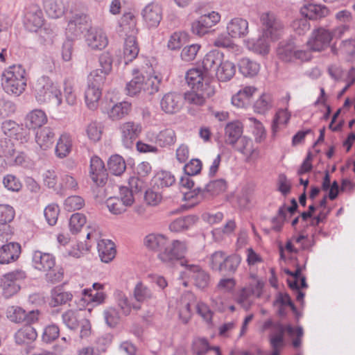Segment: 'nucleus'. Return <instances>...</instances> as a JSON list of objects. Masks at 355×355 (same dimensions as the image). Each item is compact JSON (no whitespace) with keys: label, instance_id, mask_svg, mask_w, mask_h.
<instances>
[{"label":"nucleus","instance_id":"1","mask_svg":"<svg viewBox=\"0 0 355 355\" xmlns=\"http://www.w3.org/2000/svg\"><path fill=\"white\" fill-rule=\"evenodd\" d=\"M144 244L148 250L157 252L158 259L167 265L180 259L187 250L185 242L180 240L171 241L167 236L157 232L147 234Z\"/></svg>","mask_w":355,"mask_h":355},{"label":"nucleus","instance_id":"2","mask_svg":"<svg viewBox=\"0 0 355 355\" xmlns=\"http://www.w3.org/2000/svg\"><path fill=\"white\" fill-rule=\"evenodd\" d=\"M26 83V72L21 64L11 65L2 73L1 85L8 94L19 96L25 91Z\"/></svg>","mask_w":355,"mask_h":355},{"label":"nucleus","instance_id":"3","mask_svg":"<svg viewBox=\"0 0 355 355\" xmlns=\"http://www.w3.org/2000/svg\"><path fill=\"white\" fill-rule=\"evenodd\" d=\"M35 98L40 103H51L56 107L61 105L62 96L58 85L49 77L38 78L33 85Z\"/></svg>","mask_w":355,"mask_h":355},{"label":"nucleus","instance_id":"4","mask_svg":"<svg viewBox=\"0 0 355 355\" xmlns=\"http://www.w3.org/2000/svg\"><path fill=\"white\" fill-rule=\"evenodd\" d=\"M133 78L126 84L127 94L135 96L142 93L152 95L159 90L160 79L157 76L144 72L138 69L132 71Z\"/></svg>","mask_w":355,"mask_h":355},{"label":"nucleus","instance_id":"5","mask_svg":"<svg viewBox=\"0 0 355 355\" xmlns=\"http://www.w3.org/2000/svg\"><path fill=\"white\" fill-rule=\"evenodd\" d=\"M181 265L185 267V270L183 272L189 277V282L184 280L180 277L176 280V286H182L187 287L192 284L198 288H205L211 284V278L209 274L198 265L190 264L187 261L181 262Z\"/></svg>","mask_w":355,"mask_h":355},{"label":"nucleus","instance_id":"6","mask_svg":"<svg viewBox=\"0 0 355 355\" xmlns=\"http://www.w3.org/2000/svg\"><path fill=\"white\" fill-rule=\"evenodd\" d=\"M260 33L271 40H277L284 30V24L276 15L271 11H264L259 14Z\"/></svg>","mask_w":355,"mask_h":355},{"label":"nucleus","instance_id":"7","mask_svg":"<svg viewBox=\"0 0 355 355\" xmlns=\"http://www.w3.org/2000/svg\"><path fill=\"white\" fill-rule=\"evenodd\" d=\"M232 146L242 156L243 161L248 164L255 165L261 158L260 149L250 137L243 136Z\"/></svg>","mask_w":355,"mask_h":355},{"label":"nucleus","instance_id":"8","mask_svg":"<svg viewBox=\"0 0 355 355\" xmlns=\"http://www.w3.org/2000/svg\"><path fill=\"white\" fill-rule=\"evenodd\" d=\"M135 201L132 191L126 187L119 189V196L110 197L106 200V205L109 211L113 214H121L126 211Z\"/></svg>","mask_w":355,"mask_h":355},{"label":"nucleus","instance_id":"9","mask_svg":"<svg viewBox=\"0 0 355 355\" xmlns=\"http://www.w3.org/2000/svg\"><path fill=\"white\" fill-rule=\"evenodd\" d=\"M333 40V33L331 31L319 27L312 31L306 45L309 51L320 52L329 47Z\"/></svg>","mask_w":355,"mask_h":355},{"label":"nucleus","instance_id":"10","mask_svg":"<svg viewBox=\"0 0 355 355\" xmlns=\"http://www.w3.org/2000/svg\"><path fill=\"white\" fill-rule=\"evenodd\" d=\"M146 141L153 143L161 148H168L176 141V135L172 128H166L159 131L149 130L145 133Z\"/></svg>","mask_w":355,"mask_h":355},{"label":"nucleus","instance_id":"11","mask_svg":"<svg viewBox=\"0 0 355 355\" xmlns=\"http://www.w3.org/2000/svg\"><path fill=\"white\" fill-rule=\"evenodd\" d=\"M220 20V15L215 11L205 14L193 21L191 31L198 36H203L209 29L217 24Z\"/></svg>","mask_w":355,"mask_h":355},{"label":"nucleus","instance_id":"12","mask_svg":"<svg viewBox=\"0 0 355 355\" xmlns=\"http://www.w3.org/2000/svg\"><path fill=\"white\" fill-rule=\"evenodd\" d=\"M85 42L92 51H101L108 44L105 32L99 27H90L85 35Z\"/></svg>","mask_w":355,"mask_h":355},{"label":"nucleus","instance_id":"13","mask_svg":"<svg viewBox=\"0 0 355 355\" xmlns=\"http://www.w3.org/2000/svg\"><path fill=\"white\" fill-rule=\"evenodd\" d=\"M119 131L123 145L130 148L142 131L141 123L135 121H126L119 125Z\"/></svg>","mask_w":355,"mask_h":355},{"label":"nucleus","instance_id":"14","mask_svg":"<svg viewBox=\"0 0 355 355\" xmlns=\"http://www.w3.org/2000/svg\"><path fill=\"white\" fill-rule=\"evenodd\" d=\"M145 26L148 28H156L162 19V8L157 3H150L141 10Z\"/></svg>","mask_w":355,"mask_h":355},{"label":"nucleus","instance_id":"15","mask_svg":"<svg viewBox=\"0 0 355 355\" xmlns=\"http://www.w3.org/2000/svg\"><path fill=\"white\" fill-rule=\"evenodd\" d=\"M186 81L191 89H204L207 86H215L209 76L198 68H192L186 73Z\"/></svg>","mask_w":355,"mask_h":355},{"label":"nucleus","instance_id":"16","mask_svg":"<svg viewBox=\"0 0 355 355\" xmlns=\"http://www.w3.org/2000/svg\"><path fill=\"white\" fill-rule=\"evenodd\" d=\"M204 89H191L184 94V99L187 103L194 105H203L206 100L214 96L216 94L215 86H207Z\"/></svg>","mask_w":355,"mask_h":355},{"label":"nucleus","instance_id":"17","mask_svg":"<svg viewBox=\"0 0 355 355\" xmlns=\"http://www.w3.org/2000/svg\"><path fill=\"white\" fill-rule=\"evenodd\" d=\"M44 23V15L42 10L37 5L30 6L26 10L24 17V25L27 30L31 32H37L42 27Z\"/></svg>","mask_w":355,"mask_h":355},{"label":"nucleus","instance_id":"18","mask_svg":"<svg viewBox=\"0 0 355 355\" xmlns=\"http://www.w3.org/2000/svg\"><path fill=\"white\" fill-rule=\"evenodd\" d=\"M89 177L96 186H103L107 180V173L103 162L98 156L90 159Z\"/></svg>","mask_w":355,"mask_h":355},{"label":"nucleus","instance_id":"19","mask_svg":"<svg viewBox=\"0 0 355 355\" xmlns=\"http://www.w3.org/2000/svg\"><path fill=\"white\" fill-rule=\"evenodd\" d=\"M32 263L33 268L37 270L49 271L55 266V258L50 253L35 250L33 252Z\"/></svg>","mask_w":355,"mask_h":355},{"label":"nucleus","instance_id":"20","mask_svg":"<svg viewBox=\"0 0 355 355\" xmlns=\"http://www.w3.org/2000/svg\"><path fill=\"white\" fill-rule=\"evenodd\" d=\"M275 40H271L268 37H265L261 33L257 39L249 38L244 41L245 45L248 50L253 53L266 55L270 52V42Z\"/></svg>","mask_w":355,"mask_h":355},{"label":"nucleus","instance_id":"21","mask_svg":"<svg viewBox=\"0 0 355 355\" xmlns=\"http://www.w3.org/2000/svg\"><path fill=\"white\" fill-rule=\"evenodd\" d=\"M21 252V245L10 242L0 248V264H9L17 261Z\"/></svg>","mask_w":355,"mask_h":355},{"label":"nucleus","instance_id":"22","mask_svg":"<svg viewBox=\"0 0 355 355\" xmlns=\"http://www.w3.org/2000/svg\"><path fill=\"white\" fill-rule=\"evenodd\" d=\"M227 33L232 38H242L249 33L248 21L241 17L232 19L227 24Z\"/></svg>","mask_w":355,"mask_h":355},{"label":"nucleus","instance_id":"23","mask_svg":"<svg viewBox=\"0 0 355 355\" xmlns=\"http://www.w3.org/2000/svg\"><path fill=\"white\" fill-rule=\"evenodd\" d=\"M257 92L256 87L246 85L241 87L232 97V103L239 108L248 106L254 94Z\"/></svg>","mask_w":355,"mask_h":355},{"label":"nucleus","instance_id":"24","mask_svg":"<svg viewBox=\"0 0 355 355\" xmlns=\"http://www.w3.org/2000/svg\"><path fill=\"white\" fill-rule=\"evenodd\" d=\"M132 108V105L128 101H121L113 105L107 109L102 106V111L107 114V116L112 121H119L127 116Z\"/></svg>","mask_w":355,"mask_h":355},{"label":"nucleus","instance_id":"25","mask_svg":"<svg viewBox=\"0 0 355 355\" xmlns=\"http://www.w3.org/2000/svg\"><path fill=\"white\" fill-rule=\"evenodd\" d=\"M181 96L173 92H169L163 96L160 100V107L166 114L178 112L181 107Z\"/></svg>","mask_w":355,"mask_h":355},{"label":"nucleus","instance_id":"26","mask_svg":"<svg viewBox=\"0 0 355 355\" xmlns=\"http://www.w3.org/2000/svg\"><path fill=\"white\" fill-rule=\"evenodd\" d=\"M224 59L223 53L217 50L209 51L202 60L203 70L209 75V72H215Z\"/></svg>","mask_w":355,"mask_h":355},{"label":"nucleus","instance_id":"27","mask_svg":"<svg viewBox=\"0 0 355 355\" xmlns=\"http://www.w3.org/2000/svg\"><path fill=\"white\" fill-rule=\"evenodd\" d=\"M328 8L324 5L307 3L300 8V13L307 19H318L329 15Z\"/></svg>","mask_w":355,"mask_h":355},{"label":"nucleus","instance_id":"28","mask_svg":"<svg viewBox=\"0 0 355 355\" xmlns=\"http://www.w3.org/2000/svg\"><path fill=\"white\" fill-rule=\"evenodd\" d=\"M243 126L241 121H234L228 123L225 128V136L226 143L230 146L243 137Z\"/></svg>","mask_w":355,"mask_h":355},{"label":"nucleus","instance_id":"29","mask_svg":"<svg viewBox=\"0 0 355 355\" xmlns=\"http://www.w3.org/2000/svg\"><path fill=\"white\" fill-rule=\"evenodd\" d=\"M89 17L84 13H76L72 15L68 21L67 33L76 35L82 32L83 28L89 23Z\"/></svg>","mask_w":355,"mask_h":355},{"label":"nucleus","instance_id":"30","mask_svg":"<svg viewBox=\"0 0 355 355\" xmlns=\"http://www.w3.org/2000/svg\"><path fill=\"white\" fill-rule=\"evenodd\" d=\"M270 328H272L273 331L269 335V342H270L271 338L275 335H281L282 340H284V333L286 331L289 336H293L294 332V328L291 324L284 326L280 322L275 323L272 319H268L263 323L261 331L264 332Z\"/></svg>","mask_w":355,"mask_h":355},{"label":"nucleus","instance_id":"31","mask_svg":"<svg viewBox=\"0 0 355 355\" xmlns=\"http://www.w3.org/2000/svg\"><path fill=\"white\" fill-rule=\"evenodd\" d=\"M98 252L101 260L104 263L110 262L116 255L114 243L109 239H101L98 241Z\"/></svg>","mask_w":355,"mask_h":355},{"label":"nucleus","instance_id":"32","mask_svg":"<svg viewBox=\"0 0 355 355\" xmlns=\"http://www.w3.org/2000/svg\"><path fill=\"white\" fill-rule=\"evenodd\" d=\"M26 277V272L21 270H16L4 275L0 280V286L3 288L10 287L20 288V282Z\"/></svg>","mask_w":355,"mask_h":355},{"label":"nucleus","instance_id":"33","mask_svg":"<svg viewBox=\"0 0 355 355\" xmlns=\"http://www.w3.org/2000/svg\"><path fill=\"white\" fill-rule=\"evenodd\" d=\"M101 96L102 90L101 87L87 85L85 91V101L89 110H95L98 107Z\"/></svg>","mask_w":355,"mask_h":355},{"label":"nucleus","instance_id":"34","mask_svg":"<svg viewBox=\"0 0 355 355\" xmlns=\"http://www.w3.org/2000/svg\"><path fill=\"white\" fill-rule=\"evenodd\" d=\"M106 295L102 290H83L80 301L83 306L92 304L98 305L105 301Z\"/></svg>","mask_w":355,"mask_h":355},{"label":"nucleus","instance_id":"35","mask_svg":"<svg viewBox=\"0 0 355 355\" xmlns=\"http://www.w3.org/2000/svg\"><path fill=\"white\" fill-rule=\"evenodd\" d=\"M48 118L46 113L40 109L30 112L26 117V125L28 128L36 129L47 123Z\"/></svg>","mask_w":355,"mask_h":355},{"label":"nucleus","instance_id":"36","mask_svg":"<svg viewBox=\"0 0 355 355\" xmlns=\"http://www.w3.org/2000/svg\"><path fill=\"white\" fill-rule=\"evenodd\" d=\"M214 73L218 80L227 82L231 80L235 75L236 66L233 62L223 59L221 64L218 66Z\"/></svg>","mask_w":355,"mask_h":355},{"label":"nucleus","instance_id":"37","mask_svg":"<svg viewBox=\"0 0 355 355\" xmlns=\"http://www.w3.org/2000/svg\"><path fill=\"white\" fill-rule=\"evenodd\" d=\"M55 133L49 127H45L36 132L35 141L41 149L46 150L53 144Z\"/></svg>","mask_w":355,"mask_h":355},{"label":"nucleus","instance_id":"38","mask_svg":"<svg viewBox=\"0 0 355 355\" xmlns=\"http://www.w3.org/2000/svg\"><path fill=\"white\" fill-rule=\"evenodd\" d=\"M72 149L71 137L67 133L62 134L55 146V153L58 157L64 158L67 157Z\"/></svg>","mask_w":355,"mask_h":355},{"label":"nucleus","instance_id":"39","mask_svg":"<svg viewBox=\"0 0 355 355\" xmlns=\"http://www.w3.org/2000/svg\"><path fill=\"white\" fill-rule=\"evenodd\" d=\"M139 46L136 40L135 35H130L125 40L123 47V57L127 64L132 61L139 53Z\"/></svg>","mask_w":355,"mask_h":355},{"label":"nucleus","instance_id":"40","mask_svg":"<svg viewBox=\"0 0 355 355\" xmlns=\"http://www.w3.org/2000/svg\"><path fill=\"white\" fill-rule=\"evenodd\" d=\"M238 65L240 73L245 77H254L260 71L259 63L248 58L241 59Z\"/></svg>","mask_w":355,"mask_h":355},{"label":"nucleus","instance_id":"41","mask_svg":"<svg viewBox=\"0 0 355 355\" xmlns=\"http://www.w3.org/2000/svg\"><path fill=\"white\" fill-rule=\"evenodd\" d=\"M37 332L31 325H24L15 335V341L19 345L28 344L37 338Z\"/></svg>","mask_w":355,"mask_h":355},{"label":"nucleus","instance_id":"42","mask_svg":"<svg viewBox=\"0 0 355 355\" xmlns=\"http://www.w3.org/2000/svg\"><path fill=\"white\" fill-rule=\"evenodd\" d=\"M195 216H187L178 218L171 222L169 225V230L173 232H180L191 227L197 221Z\"/></svg>","mask_w":355,"mask_h":355},{"label":"nucleus","instance_id":"43","mask_svg":"<svg viewBox=\"0 0 355 355\" xmlns=\"http://www.w3.org/2000/svg\"><path fill=\"white\" fill-rule=\"evenodd\" d=\"M273 306L278 309L277 313L279 316L286 315L285 307L287 306H290L293 311H296V308L287 293H278L273 302Z\"/></svg>","mask_w":355,"mask_h":355},{"label":"nucleus","instance_id":"44","mask_svg":"<svg viewBox=\"0 0 355 355\" xmlns=\"http://www.w3.org/2000/svg\"><path fill=\"white\" fill-rule=\"evenodd\" d=\"M44 7L47 15L51 18H59L64 12V6L62 0H46Z\"/></svg>","mask_w":355,"mask_h":355},{"label":"nucleus","instance_id":"45","mask_svg":"<svg viewBox=\"0 0 355 355\" xmlns=\"http://www.w3.org/2000/svg\"><path fill=\"white\" fill-rule=\"evenodd\" d=\"M137 21L135 15L132 12L124 13L120 20V27L125 34L135 35Z\"/></svg>","mask_w":355,"mask_h":355},{"label":"nucleus","instance_id":"46","mask_svg":"<svg viewBox=\"0 0 355 355\" xmlns=\"http://www.w3.org/2000/svg\"><path fill=\"white\" fill-rule=\"evenodd\" d=\"M107 166L110 173L114 175H121L126 168L123 158L119 155L111 156L108 160Z\"/></svg>","mask_w":355,"mask_h":355},{"label":"nucleus","instance_id":"47","mask_svg":"<svg viewBox=\"0 0 355 355\" xmlns=\"http://www.w3.org/2000/svg\"><path fill=\"white\" fill-rule=\"evenodd\" d=\"M204 196V191L198 187L193 190L190 189L184 193L183 199L187 202L185 206L191 208L198 204Z\"/></svg>","mask_w":355,"mask_h":355},{"label":"nucleus","instance_id":"48","mask_svg":"<svg viewBox=\"0 0 355 355\" xmlns=\"http://www.w3.org/2000/svg\"><path fill=\"white\" fill-rule=\"evenodd\" d=\"M254 199V189L250 186H245L241 190L237 196V200L240 207L248 208Z\"/></svg>","mask_w":355,"mask_h":355},{"label":"nucleus","instance_id":"49","mask_svg":"<svg viewBox=\"0 0 355 355\" xmlns=\"http://www.w3.org/2000/svg\"><path fill=\"white\" fill-rule=\"evenodd\" d=\"M277 55L282 60L290 62L295 60V46L293 44H282L277 49Z\"/></svg>","mask_w":355,"mask_h":355},{"label":"nucleus","instance_id":"50","mask_svg":"<svg viewBox=\"0 0 355 355\" xmlns=\"http://www.w3.org/2000/svg\"><path fill=\"white\" fill-rule=\"evenodd\" d=\"M155 184L158 187H168L173 185L175 182V178L171 172L161 171L157 173L154 178Z\"/></svg>","mask_w":355,"mask_h":355},{"label":"nucleus","instance_id":"51","mask_svg":"<svg viewBox=\"0 0 355 355\" xmlns=\"http://www.w3.org/2000/svg\"><path fill=\"white\" fill-rule=\"evenodd\" d=\"M186 39V33L183 32H175L169 37L167 47L171 51L179 50L185 43Z\"/></svg>","mask_w":355,"mask_h":355},{"label":"nucleus","instance_id":"52","mask_svg":"<svg viewBox=\"0 0 355 355\" xmlns=\"http://www.w3.org/2000/svg\"><path fill=\"white\" fill-rule=\"evenodd\" d=\"M86 216L81 213H76L71 215L69 219V230L72 234H77L86 224Z\"/></svg>","mask_w":355,"mask_h":355},{"label":"nucleus","instance_id":"53","mask_svg":"<svg viewBox=\"0 0 355 355\" xmlns=\"http://www.w3.org/2000/svg\"><path fill=\"white\" fill-rule=\"evenodd\" d=\"M72 298V294L64 290H53L50 304L56 306L65 304Z\"/></svg>","mask_w":355,"mask_h":355},{"label":"nucleus","instance_id":"54","mask_svg":"<svg viewBox=\"0 0 355 355\" xmlns=\"http://www.w3.org/2000/svg\"><path fill=\"white\" fill-rule=\"evenodd\" d=\"M254 110L264 114L272 107V96L269 94H263L254 103Z\"/></svg>","mask_w":355,"mask_h":355},{"label":"nucleus","instance_id":"55","mask_svg":"<svg viewBox=\"0 0 355 355\" xmlns=\"http://www.w3.org/2000/svg\"><path fill=\"white\" fill-rule=\"evenodd\" d=\"M290 277L287 282L290 288H302L307 286L305 277L302 276L301 272L297 269L294 272H288Z\"/></svg>","mask_w":355,"mask_h":355},{"label":"nucleus","instance_id":"56","mask_svg":"<svg viewBox=\"0 0 355 355\" xmlns=\"http://www.w3.org/2000/svg\"><path fill=\"white\" fill-rule=\"evenodd\" d=\"M241 263V258L236 254L226 255L222 270L220 272H234Z\"/></svg>","mask_w":355,"mask_h":355},{"label":"nucleus","instance_id":"57","mask_svg":"<svg viewBox=\"0 0 355 355\" xmlns=\"http://www.w3.org/2000/svg\"><path fill=\"white\" fill-rule=\"evenodd\" d=\"M7 318L13 322L21 323L26 318V311L17 306H12L8 308Z\"/></svg>","mask_w":355,"mask_h":355},{"label":"nucleus","instance_id":"58","mask_svg":"<svg viewBox=\"0 0 355 355\" xmlns=\"http://www.w3.org/2000/svg\"><path fill=\"white\" fill-rule=\"evenodd\" d=\"M59 213V207L56 204L52 203L45 207L44 215L49 225L53 226L56 224Z\"/></svg>","mask_w":355,"mask_h":355},{"label":"nucleus","instance_id":"59","mask_svg":"<svg viewBox=\"0 0 355 355\" xmlns=\"http://www.w3.org/2000/svg\"><path fill=\"white\" fill-rule=\"evenodd\" d=\"M3 184L7 190L12 192H18L22 188L19 179L12 174H8L3 177Z\"/></svg>","mask_w":355,"mask_h":355},{"label":"nucleus","instance_id":"60","mask_svg":"<svg viewBox=\"0 0 355 355\" xmlns=\"http://www.w3.org/2000/svg\"><path fill=\"white\" fill-rule=\"evenodd\" d=\"M85 205L84 199L79 196L68 197L64 203V209L69 211L79 210Z\"/></svg>","mask_w":355,"mask_h":355},{"label":"nucleus","instance_id":"61","mask_svg":"<svg viewBox=\"0 0 355 355\" xmlns=\"http://www.w3.org/2000/svg\"><path fill=\"white\" fill-rule=\"evenodd\" d=\"M14 208L8 204H0V224L10 223L15 218Z\"/></svg>","mask_w":355,"mask_h":355},{"label":"nucleus","instance_id":"62","mask_svg":"<svg viewBox=\"0 0 355 355\" xmlns=\"http://www.w3.org/2000/svg\"><path fill=\"white\" fill-rule=\"evenodd\" d=\"M211 347L207 340L205 338H196L193 341L192 351L196 355H205Z\"/></svg>","mask_w":355,"mask_h":355},{"label":"nucleus","instance_id":"63","mask_svg":"<svg viewBox=\"0 0 355 355\" xmlns=\"http://www.w3.org/2000/svg\"><path fill=\"white\" fill-rule=\"evenodd\" d=\"M85 131L88 138L92 141H98L101 138L102 128L100 123L96 121L89 123L87 125Z\"/></svg>","mask_w":355,"mask_h":355},{"label":"nucleus","instance_id":"64","mask_svg":"<svg viewBox=\"0 0 355 355\" xmlns=\"http://www.w3.org/2000/svg\"><path fill=\"white\" fill-rule=\"evenodd\" d=\"M200 45L198 44H192L184 46L180 53L182 60L187 62L193 60L200 49Z\"/></svg>","mask_w":355,"mask_h":355}]
</instances>
